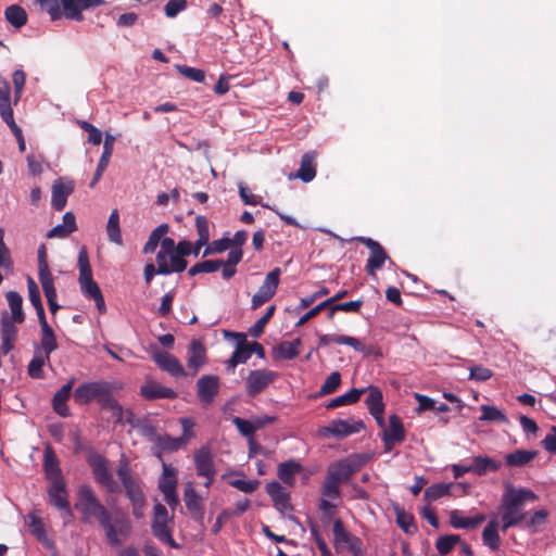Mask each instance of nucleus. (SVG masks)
I'll return each mask as SVG.
<instances>
[{
	"label": "nucleus",
	"instance_id": "nucleus-44",
	"mask_svg": "<svg viewBox=\"0 0 556 556\" xmlns=\"http://www.w3.org/2000/svg\"><path fill=\"white\" fill-rule=\"evenodd\" d=\"M169 231V226L167 224H161L157 226L149 236L148 241L146 242L142 251L144 253H153L157 245L161 244V241L165 235Z\"/></svg>",
	"mask_w": 556,
	"mask_h": 556
},
{
	"label": "nucleus",
	"instance_id": "nucleus-26",
	"mask_svg": "<svg viewBox=\"0 0 556 556\" xmlns=\"http://www.w3.org/2000/svg\"><path fill=\"white\" fill-rule=\"evenodd\" d=\"M330 343L345 344V345L353 348L357 352H363L365 349L364 344L357 338L350 337V336H343V334L342 336L321 334L318 338L317 346L324 348V346L329 345Z\"/></svg>",
	"mask_w": 556,
	"mask_h": 556
},
{
	"label": "nucleus",
	"instance_id": "nucleus-3",
	"mask_svg": "<svg viewBox=\"0 0 556 556\" xmlns=\"http://www.w3.org/2000/svg\"><path fill=\"white\" fill-rule=\"evenodd\" d=\"M538 495L523 488H515L511 483H506L505 491L502 495L500 513L502 519V531L520 525L527 518V513L523 510L526 502H534Z\"/></svg>",
	"mask_w": 556,
	"mask_h": 556
},
{
	"label": "nucleus",
	"instance_id": "nucleus-32",
	"mask_svg": "<svg viewBox=\"0 0 556 556\" xmlns=\"http://www.w3.org/2000/svg\"><path fill=\"white\" fill-rule=\"evenodd\" d=\"M163 473L159 480V489L162 493L177 491V469L162 460Z\"/></svg>",
	"mask_w": 556,
	"mask_h": 556
},
{
	"label": "nucleus",
	"instance_id": "nucleus-23",
	"mask_svg": "<svg viewBox=\"0 0 556 556\" xmlns=\"http://www.w3.org/2000/svg\"><path fill=\"white\" fill-rule=\"evenodd\" d=\"M117 476L119 480L122 481L124 488L126 489V492L129 496V498L132 502V515L136 518H139V497L137 496L136 492L134 491V480L131 479L129 475V469L127 464H119L117 468Z\"/></svg>",
	"mask_w": 556,
	"mask_h": 556
},
{
	"label": "nucleus",
	"instance_id": "nucleus-5",
	"mask_svg": "<svg viewBox=\"0 0 556 556\" xmlns=\"http://www.w3.org/2000/svg\"><path fill=\"white\" fill-rule=\"evenodd\" d=\"M173 517H169L167 508L163 504L156 503L153 507V514L150 522L151 532L162 544L179 549L181 548V545L173 538Z\"/></svg>",
	"mask_w": 556,
	"mask_h": 556
},
{
	"label": "nucleus",
	"instance_id": "nucleus-50",
	"mask_svg": "<svg viewBox=\"0 0 556 556\" xmlns=\"http://www.w3.org/2000/svg\"><path fill=\"white\" fill-rule=\"evenodd\" d=\"M15 320L9 319L7 311L1 313L0 325H1V339H8L15 341L17 339L18 329L15 326Z\"/></svg>",
	"mask_w": 556,
	"mask_h": 556
},
{
	"label": "nucleus",
	"instance_id": "nucleus-33",
	"mask_svg": "<svg viewBox=\"0 0 556 556\" xmlns=\"http://www.w3.org/2000/svg\"><path fill=\"white\" fill-rule=\"evenodd\" d=\"M0 116L2 119H7L9 116L13 115L12 104H11V87L9 81L0 75Z\"/></svg>",
	"mask_w": 556,
	"mask_h": 556
},
{
	"label": "nucleus",
	"instance_id": "nucleus-45",
	"mask_svg": "<svg viewBox=\"0 0 556 556\" xmlns=\"http://www.w3.org/2000/svg\"><path fill=\"white\" fill-rule=\"evenodd\" d=\"M363 392H364L363 389H352L349 392H346V393H344L342 395H339V396L334 397L333 400H331L326 405V408L327 409H333V408H337V407H340V406L354 404V403H356L359 400V397H361Z\"/></svg>",
	"mask_w": 556,
	"mask_h": 556
},
{
	"label": "nucleus",
	"instance_id": "nucleus-24",
	"mask_svg": "<svg viewBox=\"0 0 556 556\" xmlns=\"http://www.w3.org/2000/svg\"><path fill=\"white\" fill-rule=\"evenodd\" d=\"M366 404L369 413L375 417L378 425L383 426L384 404L381 391L378 388H370Z\"/></svg>",
	"mask_w": 556,
	"mask_h": 556
},
{
	"label": "nucleus",
	"instance_id": "nucleus-34",
	"mask_svg": "<svg viewBox=\"0 0 556 556\" xmlns=\"http://www.w3.org/2000/svg\"><path fill=\"white\" fill-rule=\"evenodd\" d=\"M5 298L12 312L11 316H9V319L15 320L16 324L24 323L25 314L23 312V299L21 294L11 290L7 292Z\"/></svg>",
	"mask_w": 556,
	"mask_h": 556
},
{
	"label": "nucleus",
	"instance_id": "nucleus-35",
	"mask_svg": "<svg viewBox=\"0 0 556 556\" xmlns=\"http://www.w3.org/2000/svg\"><path fill=\"white\" fill-rule=\"evenodd\" d=\"M472 472L478 476H483L489 471H497L501 468V463L488 456H475L472 458Z\"/></svg>",
	"mask_w": 556,
	"mask_h": 556
},
{
	"label": "nucleus",
	"instance_id": "nucleus-58",
	"mask_svg": "<svg viewBox=\"0 0 556 556\" xmlns=\"http://www.w3.org/2000/svg\"><path fill=\"white\" fill-rule=\"evenodd\" d=\"M195 227L199 236V245L207 244L210 240V229L206 217L203 215H198L195 217Z\"/></svg>",
	"mask_w": 556,
	"mask_h": 556
},
{
	"label": "nucleus",
	"instance_id": "nucleus-61",
	"mask_svg": "<svg viewBox=\"0 0 556 556\" xmlns=\"http://www.w3.org/2000/svg\"><path fill=\"white\" fill-rule=\"evenodd\" d=\"M179 422L182 427V434L179 437L180 442L186 446L191 439L194 438L193 428L195 426L194 421L189 417H182L179 419Z\"/></svg>",
	"mask_w": 556,
	"mask_h": 556
},
{
	"label": "nucleus",
	"instance_id": "nucleus-57",
	"mask_svg": "<svg viewBox=\"0 0 556 556\" xmlns=\"http://www.w3.org/2000/svg\"><path fill=\"white\" fill-rule=\"evenodd\" d=\"M46 355H35L34 358L29 362L27 372L29 377L34 379H42L45 377L43 366L46 364Z\"/></svg>",
	"mask_w": 556,
	"mask_h": 556
},
{
	"label": "nucleus",
	"instance_id": "nucleus-54",
	"mask_svg": "<svg viewBox=\"0 0 556 556\" xmlns=\"http://www.w3.org/2000/svg\"><path fill=\"white\" fill-rule=\"evenodd\" d=\"M38 277L46 299L56 298V289L54 287V279L51 271L47 270L38 273Z\"/></svg>",
	"mask_w": 556,
	"mask_h": 556
},
{
	"label": "nucleus",
	"instance_id": "nucleus-6",
	"mask_svg": "<svg viewBox=\"0 0 556 556\" xmlns=\"http://www.w3.org/2000/svg\"><path fill=\"white\" fill-rule=\"evenodd\" d=\"M78 282L83 294L88 299H94L102 293L99 285L92 278V268L89 262V254L85 245L79 248L78 251Z\"/></svg>",
	"mask_w": 556,
	"mask_h": 556
},
{
	"label": "nucleus",
	"instance_id": "nucleus-30",
	"mask_svg": "<svg viewBox=\"0 0 556 556\" xmlns=\"http://www.w3.org/2000/svg\"><path fill=\"white\" fill-rule=\"evenodd\" d=\"M205 363V349L200 341L193 340L188 351V367L195 375Z\"/></svg>",
	"mask_w": 556,
	"mask_h": 556
},
{
	"label": "nucleus",
	"instance_id": "nucleus-12",
	"mask_svg": "<svg viewBox=\"0 0 556 556\" xmlns=\"http://www.w3.org/2000/svg\"><path fill=\"white\" fill-rule=\"evenodd\" d=\"M278 377V374L268 369L250 370L245 378V390L249 396L254 397L263 392Z\"/></svg>",
	"mask_w": 556,
	"mask_h": 556
},
{
	"label": "nucleus",
	"instance_id": "nucleus-47",
	"mask_svg": "<svg viewBox=\"0 0 556 556\" xmlns=\"http://www.w3.org/2000/svg\"><path fill=\"white\" fill-rule=\"evenodd\" d=\"M154 442H155L156 448L160 450V452H162V451L175 452V451H178V450L185 447L182 442H180L179 437L173 438L168 434L156 435L154 439Z\"/></svg>",
	"mask_w": 556,
	"mask_h": 556
},
{
	"label": "nucleus",
	"instance_id": "nucleus-63",
	"mask_svg": "<svg viewBox=\"0 0 556 556\" xmlns=\"http://www.w3.org/2000/svg\"><path fill=\"white\" fill-rule=\"evenodd\" d=\"M323 495L332 500L339 498L340 483L327 476L323 485Z\"/></svg>",
	"mask_w": 556,
	"mask_h": 556
},
{
	"label": "nucleus",
	"instance_id": "nucleus-52",
	"mask_svg": "<svg viewBox=\"0 0 556 556\" xmlns=\"http://www.w3.org/2000/svg\"><path fill=\"white\" fill-rule=\"evenodd\" d=\"M224 265L223 260H207L200 263L194 264L188 270L189 276L193 277L201 273H214L218 270Z\"/></svg>",
	"mask_w": 556,
	"mask_h": 556
},
{
	"label": "nucleus",
	"instance_id": "nucleus-49",
	"mask_svg": "<svg viewBox=\"0 0 556 556\" xmlns=\"http://www.w3.org/2000/svg\"><path fill=\"white\" fill-rule=\"evenodd\" d=\"M453 483H434L425 490L424 497L428 502L437 501L451 494Z\"/></svg>",
	"mask_w": 556,
	"mask_h": 556
},
{
	"label": "nucleus",
	"instance_id": "nucleus-40",
	"mask_svg": "<svg viewBox=\"0 0 556 556\" xmlns=\"http://www.w3.org/2000/svg\"><path fill=\"white\" fill-rule=\"evenodd\" d=\"M497 520H491L482 532V541L492 551H497L501 545V538L497 532Z\"/></svg>",
	"mask_w": 556,
	"mask_h": 556
},
{
	"label": "nucleus",
	"instance_id": "nucleus-62",
	"mask_svg": "<svg viewBox=\"0 0 556 556\" xmlns=\"http://www.w3.org/2000/svg\"><path fill=\"white\" fill-rule=\"evenodd\" d=\"M28 173L33 176H39L42 173L43 156L41 154L30 153L26 157Z\"/></svg>",
	"mask_w": 556,
	"mask_h": 556
},
{
	"label": "nucleus",
	"instance_id": "nucleus-21",
	"mask_svg": "<svg viewBox=\"0 0 556 556\" xmlns=\"http://www.w3.org/2000/svg\"><path fill=\"white\" fill-rule=\"evenodd\" d=\"M141 396L148 400H156V399H176L177 392L172 388H167L162 386L160 382L154 380H147L143 386H141Z\"/></svg>",
	"mask_w": 556,
	"mask_h": 556
},
{
	"label": "nucleus",
	"instance_id": "nucleus-19",
	"mask_svg": "<svg viewBox=\"0 0 556 556\" xmlns=\"http://www.w3.org/2000/svg\"><path fill=\"white\" fill-rule=\"evenodd\" d=\"M115 142V137L111 135L110 132H105V138L103 142V152L101 154V157L98 162V166L96 168V172L93 174L92 180L89 184L90 188H94L97 182L100 180V178L103 175V172L106 169L110 159L113 153V146Z\"/></svg>",
	"mask_w": 556,
	"mask_h": 556
},
{
	"label": "nucleus",
	"instance_id": "nucleus-48",
	"mask_svg": "<svg viewBox=\"0 0 556 556\" xmlns=\"http://www.w3.org/2000/svg\"><path fill=\"white\" fill-rule=\"evenodd\" d=\"M462 543L458 534H445L438 538L435 548L442 556L450 554L456 544Z\"/></svg>",
	"mask_w": 556,
	"mask_h": 556
},
{
	"label": "nucleus",
	"instance_id": "nucleus-42",
	"mask_svg": "<svg viewBox=\"0 0 556 556\" xmlns=\"http://www.w3.org/2000/svg\"><path fill=\"white\" fill-rule=\"evenodd\" d=\"M106 232H108V238L111 242H113L117 245L123 244V239H122V233H121V228H119V213L116 208L113 210L109 216V220L106 224Z\"/></svg>",
	"mask_w": 556,
	"mask_h": 556
},
{
	"label": "nucleus",
	"instance_id": "nucleus-8",
	"mask_svg": "<svg viewBox=\"0 0 556 556\" xmlns=\"http://www.w3.org/2000/svg\"><path fill=\"white\" fill-rule=\"evenodd\" d=\"M87 463L92 469L94 480L105 488L109 492H115L118 489L113 476L109 469L108 459L99 453L91 452L87 456Z\"/></svg>",
	"mask_w": 556,
	"mask_h": 556
},
{
	"label": "nucleus",
	"instance_id": "nucleus-36",
	"mask_svg": "<svg viewBox=\"0 0 556 556\" xmlns=\"http://www.w3.org/2000/svg\"><path fill=\"white\" fill-rule=\"evenodd\" d=\"M536 451L517 450L505 456V463L508 467H522L534 459Z\"/></svg>",
	"mask_w": 556,
	"mask_h": 556
},
{
	"label": "nucleus",
	"instance_id": "nucleus-7",
	"mask_svg": "<svg viewBox=\"0 0 556 556\" xmlns=\"http://www.w3.org/2000/svg\"><path fill=\"white\" fill-rule=\"evenodd\" d=\"M42 9L50 15L51 21H58L64 15L66 18L81 22L84 20L76 0H62L63 12L58 0H36Z\"/></svg>",
	"mask_w": 556,
	"mask_h": 556
},
{
	"label": "nucleus",
	"instance_id": "nucleus-18",
	"mask_svg": "<svg viewBox=\"0 0 556 556\" xmlns=\"http://www.w3.org/2000/svg\"><path fill=\"white\" fill-rule=\"evenodd\" d=\"M193 462L199 477L216 475L214 458L208 446H201L193 454Z\"/></svg>",
	"mask_w": 556,
	"mask_h": 556
},
{
	"label": "nucleus",
	"instance_id": "nucleus-60",
	"mask_svg": "<svg viewBox=\"0 0 556 556\" xmlns=\"http://www.w3.org/2000/svg\"><path fill=\"white\" fill-rule=\"evenodd\" d=\"M188 7L187 0H169L164 7V13L168 18L176 17Z\"/></svg>",
	"mask_w": 556,
	"mask_h": 556
},
{
	"label": "nucleus",
	"instance_id": "nucleus-14",
	"mask_svg": "<svg viewBox=\"0 0 556 556\" xmlns=\"http://www.w3.org/2000/svg\"><path fill=\"white\" fill-rule=\"evenodd\" d=\"M184 502L191 518L195 521H202L204 518V500L194 489L193 482L185 484Z\"/></svg>",
	"mask_w": 556,
	"mask_h": 556
},
{
	"label": "nucleus",
	"instance_id": "nucleus-20",
	"mask_svg": "<svg viewBox=\"0 0 556 556\" xmlns=\"http://www.w3.org/2000/svg\"><path fill=\"white\" fill-rule=\"evenodd\" d=\"M266 492L274 502V506L280 510H292L289 492L277 481L267 483Z\"/></svg>",
	"mask_w": 556,
	"mask_h": 556
},
{
	"label": "nucleus",
	"instance_id": "nucleus-15",
	"mask_svg": "<svg viewBox=\"0 0 556 556\" xmlns=\"http://www.w3.org/2000/svg\"><path fill=\"white\" fill-rule=\"evenodd\" d=\"M219 392V378L215 375H204L197 381V394L203 405H210Z\"/></svg>",
	"mask_w": 556,
	"mask_h": 556
},
{
	"label": "nucleus",
	"instance_id": "nucleus-51",
	"mask_svg": "<svg viewBox=\"0 0 556 556\" xmlns=\"http://www.w3.org/2000/svg\"><path fill=\"white\" fill-rule=\"evenodd\" d=\"M480 409L482 415L479 417V420L481 421L509 422L507 416L495 406L481 405Z\"/></svg>",
	"mask_w": 556,
	"mask_h": 556
},
{
	"label": "nucleus",
	"instance_id": "nucleus-2",
	"mask_svg": "<svg viewBox=\"0 0 556 556\" xmlns=\"http://www.w3.org/2000/svg\"><path fill=\"white\" fill-rule=\"evenodd\" d=\"M78 498L89 501L96 508L92 517L104 528L108 542L112 546L121 545L128 538L130 533L129 521L118 516L113 519L110 511L100 503L89 485L84 484L79 488Z\"/></svg>",
	"mask_w": 556,
	"mask_h": 556
},
{
	"label": "nucleus",
	"instance_id": "nucleus-10",
	"mask_svg": "<svg viewBox=\"0 0 556 556\" xmlns=\"http://www.w3.org/2000/svg\"><path fill=\"white\" fill-rule=\"evenodd\" d=\"M356 240L370 250L365 270L369 276L375 277L376 271L383 267L386 261L389 260L391 262V260L378 241L367 237H358Z\"/></svg>",
	"mask_w": 556,
	"mask_h": 556
},
{
	"label": "nucleus",
	"instance_id": "nucleus-16",
	"mask_svg": "<svg viewBox=\"0 0 556 556\" xmlns=\"http://www.w3.org/2000/svg\"><path fill=\"white\" fill-rule=\"evenodd\" d=\"M405 440V429L401 418L396 415L389 417V428L384 430L382 441L386 452H390L396 444Z\"/></svg>",
	"mask_w": 556,
	"mask_h": 556
},
{
	"label": "nucleus",
	"instance_id": "nucleus-53",
	"mask_svg": "<svg viewBox=\"0 0 556 556\" xmlns=\"http://www.w3.org/2000/svg\"><path fill=\"white\" fill-rule=\"evenodd\" d=\"M276 306L270 305L266 313L249 329V334L253 338H260L263 332L265 326L268 324L270 318L273 317L275 313Z\"/></svg>",
	"mask_w": 556,
	"mask_h": 556
},
{
	"label": "nucleus",
	"instance_id": "nucleus-55",
	"mask_svg": "<svg viewBox=\"0 0 556 556\" xmlns=\"http://www.w3.org/2000/svg\"><path fill=\"white\" fill-rule=\"evenodd\" d=\"M232 424L237 427L240 434L244 438H248L250 441V445L253 443V438L255 435V429L252 420H247L240 417H233Z\"/></svg>",
	"mask_w": 556,
	"mask_h": 556
},
{
	"label": "nucleus",
	"instance_id": "nucleus-64",
	"mask_svg": "<svg viewBox=\"0 0 556 556\" xmlns=\"http://www.w3.org/2000/svg\"><path fill=\"white\" fill-rule=\"evenodd\" d=\"M493 371L484 366L476 365L470 367L469 379L476 381H486L492 378Z\"/></svg>",
	"mask_w": 556,
	"mask_h": 556
},
{
	"label": "nucleus",
	"instance_id": "nucleus-41",
	"mask_svg": "<svg viewBox=\"0 0 556 556\" xmlns=\"http://www.w3.org/2000/svg\"><path fill=\"white\" fill-rule=\"evenodd\" d=\"M301 469V464L293 459H290L288 462L279 464L278 477L286 484L292 485L294 482V475L300 472Z\"/></svg>",
	"mask_w": 556,
	"mask_h": 556
},
{
	"label": "nucleus",
	"instance_id": "nucleus-39",
	"mask_svg": "<svg viewBox=\"0 0 556 556\" xmlns=\"http://www.w3.org/2000/svg\"><path fill=\"white\" fill-rule=\"evenodd\" d=\"M5 20L16 29L22 28L27 23V13L18 4H12L4 11Z\"/></svg>",
	"mask_w": 556,
	"mask_h": 556
},
{
	"label": "nucleus",
	"instance_id": "nucleus-38",
	"mask_svg": "<svg viewBox=\"0 0 556 556\" xmlns=\"http://www.w3.org/2000/svg\"><path fill=\"white\" fill-rule=\"evenodd\" d=\"M333 536H334V546L336 549L339 551L343 546H350L356 536H352L344 528L343 522L340 519H336L333 521L332 528Z\"/></svg>",
	"mask_w": 556,
	"mask_h": 556
},
{
	"label": "nucleus",
	"instance_id": "nucleus-22",
	"mask_svg": "<svg viewBox=\"0 0 556 556\" xmlns=\"http://www.w3.org/2000/svg\"><path fill=\"white\" fill-rule=\"evenodd\" d=\"M75 379L72 378L67 383H65L53 396L52 399V407L53 410L61 417H68L71 415L70 408L66 405L67 400L72 394V389L74 386Z\"/></svg>",
	"mask_w": 556,
	"mask_h": 556
},
{
	"label": "nucleus",
	"instance_id": "nucleus-29",
	"mask_svg": "<svg viewBox=\"0 0 556 556\" xmlns=\"http://www.w3.org/2000/svg\"><path fill=\"white\" fill-rule=\"evenodd\" d=\"M357 468L346 460H340L333 465H331L328 469L327 476L330 479L336 480L339 483H342L349 480L355 472Z\"/></svg>",
	"mask_w": 556,
	"mask_h": 556
},
{
	"label": "nucleus",
	"instance_id": "nucleus-56",
	"mask_svg": "<svg viewBox=\"0 0 556 556\" xmlns=\"http://www.w3.org/2000/svg\"><path fill=\"white\" fill-rule=\"evenodd\" d=\"M341 384V374L339 371L331 372L321 384L318 395H328L337 391Z\"/></svg>",
	"mask_w": 556,
	"mask_h": 556
},
{
	"label": "nucleus",
	"instance_id": "nucleus-31",
	"mask_svg": "<svg viewBox=\"0 0 556 556\" xmlns=\"http://www.w3.org/2000/svg\"><path fill=\"white\" fill-rule=\"evenodd\" d=\"M316 155L313 152L305 153L301 159L300 168L296 173V177L304 182L312 181L316 176Z\"/></svg>",
	"mask_w": 556,
	"mask_h": 556
},
{
	"label": "nucleus",
	"instance_id": "nucleus-17",
	"mask_svg": "<svg viewBox=\"0 0 556 556\" xmlns=\"http://www.w3.org/2000/svg\"><path fill=\"white\" fill-rule=\"evenodd\" d=\"M74 188L75 185L73 180L64 182L63 178H59L53 182L51 204L55 211H63L66 205L67 198L74 192Z\"/></svg>",
	"mask_w": 556,
	"mask_h": 556
},
{
	"label": "nucleus",
	"instance_id": "nucleus-28",
	"mask_svg": "<svg viewBox=\"0 0 556 556\" xmlns=\"http://www.w3.org/2000/svg\"><path fill=\"white\" fill-rule=\"evenodd\" d=\"M29 519L30 533L47 548H54V542L47 535L45 525L40 517L30 513L27 515Z\"/></svg>",
	"mask_w": 556,
	"mask_h": 556
},
{
	"label": "nucleus",
	"instance_id": "nucleus-25",
	"mask_svg": "<svg viewBox=\"0 0 556 556\" xmlns=\"http://www.w3.org/2000/svg\"><path fill=\"white\" fill-rule=\"evenodd\" d=\"M485 520V515L477 514L473 517H464L463 513L454 509L450 513V525L454 529H475Z\"/></svg>",
	"mask_w": 556,
	"mask_h": 556
},
{
	"label": "nucleus",
	"instance_id": "nucleus-27",
	"mask_svg": "<svg viewBox=\"0 0 556 556\" xmlns=\"http://www.w3.org/2000/svg\"><path fill=\"white\" fill-rule=\"evenodd\" d=\"M238 336L241 338V340L237 343L231 357L226 362V368L231 372H235L237 365L247 363L251 357L247 346L245 336L242 333H239Z\"/></svg>",
	"mask_w": 556,
	"mask_h": 556
},
{
	"label": "nucleus",
	"instance_id": "nucleus-4",
	"mask_svg": "<svg viewBox=\"0 0 556 556\" xmlns=\"http://www.w3.org/2000/svg\"><path fill=\"white\" fill-rule=\"evenodd\" d=\"M43 472L46 479L50 481V486L48 488L50 504L72 516L66 483L62 475L60 462L50 444L45 447L43 452Z\"/></svg>",
	"mask_w": 556,
	"mask_h": 556
},
{
	"label": "nucleus",
	"instance_id": "nucleus-11",
	"mask_svg": "<svg viewBox=\"0 0 556 556\" xmlns=\"http://www.w3.org/2000/svg\"><path fill=\"white\" fill-rule=\"evenodd\" d=\"M281 269L279 267L270 270L257 292L252 296L251 307L256 309L268 302L275 294L280 282Z\"/></svg>",
	"mask_w": 556,
	"mask_h": 556
},
{
	"label": "nucleus",
	"instance_id": "nucleus-13",
	"mask_svg": "<svg viewBox=\"0 0 556 556\" xmlns=\"http://www.w3.org/2000/svg\"><path fill=\"white\" fill-rule=\"evenodd\" d=\"M364 428L365 425L362 420H354L352 418L348 420L336 419L332 420L327 427H324L320 432L324 435L345 438L359 432Z\"/></svg>",
	"mask_w": 556,
	"mask_h": 556
},
{
	"label": "nucleus",
	"instance_id": "nucleus-43",
	"mask_svg": "<svg viewBox=\"0 0 556 556\" xmlns=\"http://www.w3.org/2000/svg\"><path fill=\"white\" fill-rule=\"evenodd\" d=\"M300 345H301L300 338H296L295 340H293L291 342L283 341L275 348L276 356L279 358H282V359H293L300 353V351H299Z\"/></svg>",
	"mask_w": 556,
	"mask_h": 556
},
{
	"label": "nucleus",
	"instance_id": "nucleus-46",
	"mask_svg": "<svg viewBox=\"0 0 556 556\" xmlns=\"http://www.w3.org/2000/svg\"><path fill=\"white\" fill-rule=\"evenodd\" d=\"M396 523L397 526L407 534H414L417 532L418 528L415 523L414 516L406 513L403 508L396 506Z\"/></svg>",
	"mask_w": 556,
	"mask_h": 556
},
{
	"label": "nucleus",
	"instance_id": "nucleus-59",
	"mask_svg": "<svg viewBox=\"0 0 556 556\" xmlns=\"http://www.w3.org/2000/svg\"><path fill=\"white\" fill-rule=\"evenodd\" d=\"M12 81H13V86H14V101L13 102H14V104H17V102L20 101V99L22 97L25 81H26L25 72L22 70L14 71V73L12 75Z\"/></svg>",
	"mask_w": 556,
	"mask_h": 556
},
{
	"label": "nucleus",
	"instance_id": "nucleus-1",
	"mask_svg": "<svg viewBox=\"0 0 556 556\" xmlns=\"http://www.w3.org/2000/svg\"><path fill=\"white\" fill-rule=\"evenodd\" d=\"M73 395L75 402L80 405L97 401L102 409L112 412L115 422L123 424L126 421L135 426L134 414L126 412L125 417L123 407L114 399L112 387L106 381L84 382L75 389Z\"/></svg>",
	"mask_w": 556,
	"mask_h": 556
},
{
	"label": "nucleus",
	"instance_id": "nucleus-37",
	"mask_svg": "<svg viewBox=\"0 0 556 556\" xmlns=\"http://www.w3.org/2000/svg\"><path fill=\"white\" fill-rule=\"evenodd\" d=\"M41 329V341L40 345L46 354V358L50 359V354L58 349V341L52 327L47 324L40 326Z\"/></svg>",
	"mask_w": 556,
	"mask_h": 556
},
{
	"label": "nucleus",
	"instance_id": "nucleus-9",
	"mask_svg": "<svg viewBox=\"0 0 556 556\" xmlns=\"http://www.w3.org/2000/svg\"><path fill=\"white\" fill-rule=\"evenodd\" d=\"M154 363L163 371L168 372L175 378L186 377L187 372L180 361L173 354L162 351L156 344H150L148 348Z\"/></svg>",
	"mask_w": 556,
	"mask_h": 556
}]
</instances>
